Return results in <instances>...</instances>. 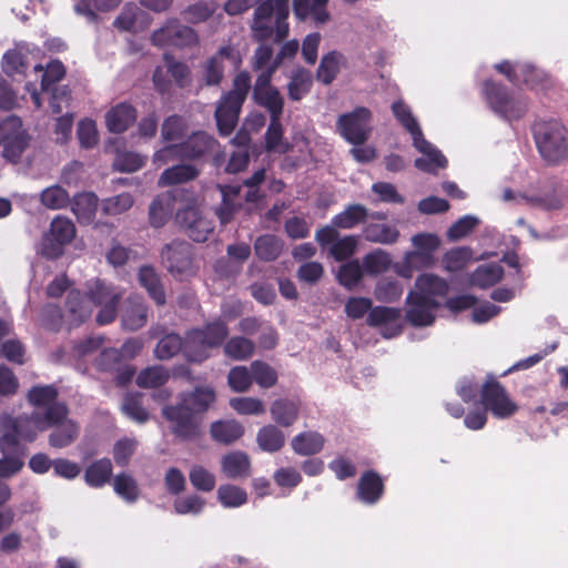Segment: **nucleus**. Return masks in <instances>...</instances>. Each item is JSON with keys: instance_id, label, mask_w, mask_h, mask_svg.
Segmentation results:
<instances>
[{"instance_id": "nucleus-10", "label": "nucleus", "mask_w": 568, "mask_h": 568, "mask_svg": "<svg viewBox=\"0 0 568 568\" xmlns=\"http://www.w3.org/2000/svg\"><path fill=\"white\" fill-rule=\"evenodd\" d=\"M483 94L489 108L506 120H517L526 111V102L517 97L510 95L507 90L490 81H485Z\"/></svg>"}, {"instance_id": "nucleus-27", "label": "nucleus", "mask_w": 568, "mask_h": 568, "mask_svg": "<svg viewBox=\"0 0 568 568\" xmlns=\"http://www.w3.org/2000/svg\"><path fill=\"white\" fill-rule=\"evenodd\" d=\"M221 469L229 478H245L250 475L251 462L245 453L232 452L222 457Z\"/></svg>"}, {"instance_id": "nucleus-17", "label": "nucleus", "mask_w": 568, "mask_h": 568, "mask_svg": "<svg viewBox=\"0 0 568 568\" xmlns=\"http://www.w3.org/2000/svg\"><path fill=\"white\" fill-rule=\"evenodd\" d=\"M162 260L168 270L175 276H187L191 273L192 261L190 245L184 242H173L162 251Z\"/></svg>"}, {"instance_id": "nucleus-59", "label": "nucleus", "mask_w": 568, "mask_h": 568, "mask_svg": "<svg viewBox=\"0 0 568 568\" xmlns=\"http://www.w3.org/2000/svg\"><path fill=\"white\" fill-rule=\"evenodd\" d=\"M48 232L62 244L68 245L75 236V226L71 220L57 216L51 221Z\"/></svg>"}, {"instance_id": "nucleus-42", "label": "nucleus", "mask_w": 568, "mask_h": 568, "mask_svg": "<svg viewBox=\"0 0 568 568\" xmlns=\"http://www.w3.org/2000/svg\"><path fill=\"white\" fill-rule=\"evenodd\" d=\"M139 281L156 304L163 305L165 303V294L162 288L159 275L154 268L150 266L141 267L139 272Z\"/></svg>"}, {"instance_id": "nucleus-24", "label": "nucleus", "mask_w": 568, "mask_h": 568, "mask_svg": "<svg viewBox=\"0 0 568 568\" xmlns=\"http://www.w3.org/2000/svg\"><path fill=\"white\" fill-rule=\"evenodd\" d=\"M392 111L397 119V121L409 132L413 145L415 148L426 146V140L424 139L420 126L413 115L408 105H406L403 101L398 100L392 104Z\"/></svg>"}, {"instance_id": "nucleus-18", "label": "nucleus", "mask_w": 568, "mask_h": 568, "mask_svg": "<svg viewBox=\"0 0 568 568\" xmlns=\"http://www.w3.org/2000/svg\"><path fill=\"white\" fill-rule=\"evenodd\" d=\"M367 323L379 327L384 337L392 338L402 332V312L399 308L377 306L368 313Z\"/></svg>"}, {"instance_id": "nucleus-3", "label": "nucleus", "mask_w": 568, "mask_h": 568, "mask_svg": "<svg viewBox=\"0 0 568 568\" xmlns=\"http://www.w3.org/2000/svg\"><path fill=\"white\" fill-rule=\"evenodd\" d=\"M215 400L211 386H200L190 393L180 395L176 405H166L162 409L171 433L181 440H193L201 433L200 415L205 413Z\"/></svg>"}, {"instance_id": "nucleus-22", "label": "nucleus", "mask_w": 568, "mask_h": 568, "mask_svg": "<svg viewBox=\"0 0 568 568\" xmlns=\"http://www.w3.org/2000/svg\"><path fill=\"white\" fill-rule=\"evenodd\" d=\"M148 320V310L143 298L140 296H130L126 298L122 314V326L129 331H136L143 327Z\"/></svg>"}, {"instance_id": "nucleus-25", "label": "nucleus", "mask_w": 568, "mask_h": 568, "mask_svg": "<svg viewBox=\"0 0 568 568\" xmlns=\"http://www.w3.org/2000/svg\"><path fill=\"white\" fill-rule=\"evenodd\" d=\"M135 110L126 103H120L105 113L106 129L112 133H122L135 121Z\"/></svg>"}, {"instance_id": "nucleus-8", "label": "nucleus", "mask_w": 568, "mask_h": 568, "mask_svg": "<svg viewBox=\"0 0 568 568\" xmlns=\"http://www.w3.org/2000/svg\"><path fill=\"white\" fill-rule=\"evenodd\" d=\"M250 89V74L241 72L233 80V89L224 93L219 100L215 109V120L221 135H230L233 132Z\"/></svg>"}, {"instance_id": "nucleus-21", "label": "nucleus", "mask_w": 568, "mask_h": 568, "mask_svg": "<svg viewBox=\"0 0 568 568\" xmlns=\"http://www.w3.org/2000/svg\"><path fill=\"white\" fill-rule=\"evenodd\" d=\"M180 193V190L174 189L158 195L153 200L149 212L152 226L161 227L168 222L174 210V202Z\"/></svg>"}, {"instance_id": "nucleus-46", "label": "nucleus", "mask_w": 568, "mask_h": 568, "mask_svg": "<svg viewBox=\"0 0 568 568\" xmlns=\"http://www.w3.org/2000/svg\"><path fill=\"white\" fill-rule=\"evenodd\" d=\"M217 499L225 508H237L247 501V494L239 486L221 485L216 491Z\"/></svg>"}, {"instance_id": "nucleus-12", "label": "nucleus", "mask_w": 568, "mask_h": 568, "mask_svg": "<svg viewBox=\"0 0 568 568\" xmlns=\"http://www.w3.org/2000/svg\"><path fill=\"white\" fill-rule=\"evenodd\" d=\"M280 65V61L274 62L266 70L262 71L253 87V100L265 108L271 118L282 116L284 100L280 91L271 84L272 77Z\"/></svg>"}, {"instance_id": "nucleus-40", "label": "nucleus", "mask_w": 568, "mask_h": 568, "mask_svg": "<svg viewBox=\"0 0 568 568\" xmlns=\"http://www.w3.org/2000/svg\"><path fill=\"white\" fill-rule=\"evenodd\" d=\"M367 217V210L365 206L361 204H353L347 206L343 212L335 215L332 220V225L334 229H353L357 224L364 222Z\"/></svg>"}, {"instance_id": "nucleus-19", "label": "nucleus", "mask_w": 568, "mask_h": 568, "mask_svg": "<svg viewBox=\"0 0 568 568\" xmlns=\"http://www.w3.org/2000/svg\"><path fill=\"white\" fill-rule=\"evenodd\" d=\"M64 410L63 416L59 417L50 428H53L49 435V444L54 448L70 446L79 436V425L68 417L69 409L65 405H55Z\"/></svg>"}, {"instance_id": "nucleus-44", "label": "nucleus", "mask_w": 568, "mask_h": 568, "mask_svg": "<svg viewBox=\"0 0 568 568\" xmlns=\"http://www.w3.org/2000/svg\"><path fill=\"white\" fill-rule=\"evenodd\" d=\"M254 248L261 260L274 261L283 250V242L275 235L266 234L256 239Z\"/></svg>"}, {"instance_id": "nucleus-50", "label": "nucleus", "mask_w": 568, "mask_h": 568, "mask_svg": "<svg viewBox=\"0 0 568 568\" xmlns=\"http://www.w3.org/2000/svg\"><path fill=\"white\" fill-rule=\"evenodd\" d=\"M64 67L60 61L50 62L45 70L41 65L34 67V73L41 78V92L51 90V87L64 75Z\"/></svg>"}, {"instance_id": "nucleus-23", "label": "nucleus", "mask_w": 568, "mask_h": 568, "mask_svg": "<svg viewBox=\"0 0 568 568\" xmlns=\"http://www.w3.org/2000/svg\"><path fill=\"white\" fill-rule=\"evenodd\" d=\"M495 69L505 74L510 82L517 83L523 81L530 87H535L541 77V72L536 71L534 67L528 63L511 64L508 61H504L496 64Z\"/></svg>"}, {"instance_id": "nucleus-14", "label": "nucleus", "mask_w": 568, "mask_h": 568, "mask_svg": "<svg viewBox=\"0 0 568 568\" xmlns=\"http://www.w3.org/2000/svg\"><path fill=\"white\" fill-rule=\"evenodd\" d=\"M481 403L496 418L505 419L513 416L517 404L510 398L506 389L495 379H488L481 387Z\"/></svg>"}, {"instance_id": "nucleus-11", "label": "nucleus", "mask_w": 568, "mask_h": 568, "mask_svg": "<svg viewBox=\"0 0 568 568\" xmlns=\"http://www.w3.org/2000/svg\"><path fill=\"white\" fill-rule=\"evenodd\" d=\"M29 134L22 126V121L16 115H10L0 122V145L3 146L2 156L18 163L29 144Z\"/></svg>"}, {"instance_id": "nucleus-61", "label": "nucleus", "mask_w": 568, "mask_h": 568, "mask_svg": "<svg viewBox=\"0 0 568 568\" xmlns=\"http://www.w3.org/2000/svg\"><path fill=\"white\" fill-rule=\"evenodd\" d=\"M342 55L331 52L323 57L317 69V79L324 84H329L339 71Z\"/></svg>"}, {"instance_id": "nucleus-57", "label": "nucleus", "mask_w": 568, "mask_h": 568, "mask_svg": "<svg viewBox=\"0 0 568 568\" xmlns=\"http://www.w3.org/2000/svg\"><path fill=\"white\" fill-rule=\"evenodd\" d=\"M114 491L125 501L134 503L139 498V487L135 479L128 474H119L113 481Z\"/></svg>"}, {"instance_id": "nucleus-53", "label": "nucleus", "mask_w": 568, "mask_h": 568, "mask_svg": "<svg viewBox=\"0 0 568 568\" xmlns=\"http://www.w3.org/2000/svg\"><path fill=\"white\" fill-rule=\"evenodd\" d=\"M227 384L233 392H236V393L247 392L253 384L251 367L250 368H247L246 366L233 367L229 372Z\"/></svg>"}, {"instance_id": "nucleus-62", "label": "nucleus", "mask_w": 568, "mask_h": 568, "mask_svg": "<svg viewBox=\"0 0 568 568\" xmlns=\"http://www.w3.org/2000/svg\"><path fill=\"white\" fill-rule=\"evenodd\" d=\"M230 406L240 415L260 416L266 412L263 400L256 397H234L230 400Z\"/></svg>"}, {"instance_id": "nucleus-55", "label": "nucleus", "mask_w": 568, "mask_h": 568, "mask_svg": "<svg viewBox=\"0 0 568 568\" xmlns=\"http://www.w3.org/2000/svg\"><path fill=\"white\" fill-rule=\"evenodd\" d=\"M473 258V252L469 247H455L445 253L443 265L448 272H456L464 268Z\"/></svg>"}, {"instance_id": "nucleus-6", "label": "nucleus", "mask_w": 568, "mask_h": 568, "mask_svg": "<svg viewBox=\"0 0 568 568\" xmlns=\"http://www.w3.org/2000/svg\"><path fill=\"white\" fill-rule=\"evenodd\" d=\"M503 200L505 202L513 201L516 204L526 205L532 210L551 212L564 207L566 190L556 180H544L528 185L520 192L506 189L503 192Z\"/></svg>"}, {"instance_id": "nucleus-49", "label": "nucleus", "mask_w": 568, "mask_h": 568, "mask_svg": "<svg viewBox=\"0 0 568 568\" xmlns=\"http://www.w3.org/2000/svg\"><path fill=\"white\" fill-rule=\"evenodd\" d=\"M312 83V75L308 71L301 69L295 72L287 84L290 99L294 101L303 99L310 92Z\"/></svg>"}, {"instance_id": "nucleus-33", "label": "nucleus", "mask_w": 568, "mask_h": 568, "mask_svg": "<svg viewBox=\"0 0 568 568\" xmlns=\"http://www.w3.org/2000/svg\"><path fill=\"white\" fill-rule=\"evenodd\" d=\"M112 469V463L109 458L99 459L87 467L84 473L85 483L90 487H103L109 483Z\"/></svg>"}, {"instance_id": "nucleus-4", "label": "nucleus", "mask_w": 568, "mask_h": 568, "mask_svg": "<svg viewBox=\"0 0 568 568\" xmlns=\"http://www.w3.org/2000/svg\"><path fill=\"white\" fill-rule=\"evenodd\" d=\"M448 290V283L439 276L429 273L419 275L406 297L407 321L414 326L432 325L440 306L438 298H444Z\"/></svg>"}, {"instance_id": "nucleus-64", "label": "nucleus", "mask_w": 568, "mask_h": 568, "mask_svg": "<svg viewBox=\"0 0 568 568\" xmlns=\"http://www.w3.org/2000/svg\"><path fill=\"white\" fill-rule=\"evenodd\" d=\"M189 478L192 486L201 491H211L216 484L214 474L201 465L192 466Z\"/></svg>"}, {"instance_id": "nucleus-54", "label": "nucleus", "mask_w": 568, "mask_h": 568, "mask_svg": "<svg viewBox=\"0 0 568 568\" xmlns=\"http://www.w3.org/2000/svg\"><path fill=\"white\" fill-rule=\"evenodd\" d=\"M254 352V344L245 337H232L224 345L226 356L235 361L248 358Z\"/></svg>"}, {"instance_id": "nucleus-45", "label": "nucleus", "mask_w": 568, "mask_h": 568, "mask_svg": "<svg viewBox=\"0 0 568 568\" xmlns=\"http://www.w3.org/2000/svg\"><path fill=\"white\" fill-rule=\"evenodd\" d=\"M217 10L215 1H197L186 7L182 16L184 20L192 24H197L209 20Z\"/></svg>"}, {"instance_id": "nucleus-5", "label": "nucleus", "mask_w": 568, "mask_h": 568, "mask_svg": "<svg viewBox=\"0 0 568 568\" xmlns=\"http://www.w3.org/2000/svg\"><path fill=\"white\" fill-rule=\"evenodd\" d=\"M64 410L61 407H52L47 414L42 412H32L30 415L20 416L17 419L3 417L1 419L4 434L0 440V448L2 453L16 450L19 442H32L36 439L38 433L44 432L63 416Z\"/></svg>"}, {"instance_id": "nucleus-32", "label": "nucleus", "mask_w": 568, "mask_h": 568, "mask_svg": "<svg viewBox=\"0 0 568 568\" xmlns=\"http://www.w3.org/2000/svg\"><path fill=\"white\" fill-rule=\"evenodd\" d=\"M57 389L53 386H36L30 389L28 398L31 405L34 407L33 412H42L47 414L50 408L55 405H64L63 403L57 402Z\"/></svg>"}, {"instance_id": "nucleus-28", "label": "nucleus", "mask_w": 568, "mask_h": 568, "mask_svg": "<svg viewBox=\"0 0 568 568\" xmlns=\"http://www.w3.org/2000/svg\"><path fill=\"white\" fill-rule=\"evenodd\" d=\"M412 243L415 247L409 253H418V261L420 266H432L434 263L433 254L440 245V240L437 235L432 233H418L412 237Z\"/></svg>"}, {"instance_id": "nucleus-39", "label": "nucleus", "mask_w": 568, "mask_h": 568, "mask_svg": "<svg viewBox=\"0 0 568 568\" xmlns=\"http://www.w3.org/2000/svg\"><path fill=\"white\" fill-rule=\"evenodd\" d=\"M503 275L504 270L499 264L489 263L478 266L471 274L470 281L477 287L487 288L498 283Z\"/></svg>"}, {"instance_id": "nucleus-51", "label": "nucleus", "mask_w": 568, "mask_h": 568, "mask_svg": "<svg viewBox=\"0 0 568 568\" xmlns=\"http://www.w3.org/2000/svg\"><path fill=\"white\" fill-rule=\"evenodd\" d=\"M403 292V285L398 281L382 278L376 284L374 295L379 302L392 303L399 300Z\"/></svg>"}, {"instance_id": "nucleus-35", "label": "nucleus", "mask_w": 568, "mask_h": 568, "mask_svg": "<svg viewBox=\"0 0 568 568\" xmlns=\"http://www.w3.org/2000/svg\"><path fill=\"white\" fill-rule=\"evenodd\" d=\"M285 435L276 425H266L258 429L256 442L267 453L278 452L285 444Z\"/></svg>"}, {"instance_id": "nucleus-37", "label": "nucleus", "mask_w": 568, "mask_h": 568, "mask_svg": "<svg viewBox=\"0 0 568 568\" xmlns=\"http://www.w3.org/2000/svg\"><path fill=\"white\" fill-rule=\"evenodd\" d=\"M182 144L185 158H197L212 152L216 141L205 132H196Z\"/></svg>"}, {"instance_id": "nucleus-41", "label": "nucleus", "mask_w": 568, "mask_h": 568, "mask_svg": "<svg viewBox=\"0 0 568 568\" xmlns=\"http://www.w3.org/2000/svg\"><path fill=\"white\" fill-rule=\"evenodd\" d=\"M364 237L373 243L394 244L399 237V231L389 224L374 223L364 229Z\"/></svg>"}, {"instance_id": "nucleus-52", "label": "nucleus", "mask_w": 568, "mask_h": 568, "mask_svg": "<svg viewBox=\"0 0 568 568\" xmlns=\"http://www.w3.org/2000/svg\"><path fill=\"white\" fill-rule=\"evenodd\" d=\"M390 265V256L383 250H374L363 257V270L371 274L377 275L385 272Z\"/></svg>"}, {"instance_id": "nucleus-7", "label": "nucleus", "mask_w": 568, "mask_h": 568, "mask_svg": "<svg viewBox=\"0 0 568 568\" xmlns=\"http://www.w3.org/2000/svg\"><path fill=\"white\" fill-rule=\"evenodd\" d=\"M290 0H265L254 11L251 29L258 41L270 39L274 33L277 40L288 33Z\"/></svg>"}, {"instance_id": "nucleus-63", "label": "nucleus", "mask_w": 568, "mask_h": 568, "mask_svg": "<svg viewBox=\"0 0 568 568\" xmlns=\"http://www.w3.org/2000/svg\"><path fill=\"white\" fill-rule=\"evenodd\" d=\"M186 130L187 125L183 118L171 115L162 124L161 136L165 142H174L182 139Z\"/></svg>"}, {"instance_id": "nucleus-43", "label": "nucleus", "mask_w": 568, "mask_h": 568, "mask_svg": "<svg viewBox=\"0 0 568 568\" xmlns=\"http://www.w3.org/2000/svg\"><path fill=\"white\" fill-rule=\"evenodd\" d=\"M244 434L243 426L236 420H220L211 426L212 437L224 444L233 443Z\"/></svg>"}, {"instance_id": "nucleus-60", "label": "nucleus", "mask_w": 568, "mask_h": 568, "mask_svg": "<svg viewBox=\"0 0 568 568\" xmlns=\"http://www.w3.org/2000/svg\"><path fill=\"white\" fill-rule=\"evenodd\" d=\"M253 382L262 388H270L277 382L276 371L268 364L255 361L251 364Z\"/></svg>"}, {"instance_id": "nucleus-13", "label": "nucleus", "mask_w": 568, "mask_h": 568, "mask_svg": "<svg viewBox=\"0 0 568 568\" xmlns=\"http://www.w3.org/2000/svg\"><path fill=\"white\" fill-rule=\"evenodd\" d=\"M371 111L366 108H356L349 113H345L337 119V131L349 143L354 145L363 144L371 132Z\"/></svg>"}, {"instance_id": "nucleus-9", "label": "nucleus", "mask_w": 568, "mask_h": 568, "mask_svg": "<svg viewBox=\"0 0 568 568\" xmlns=\"http://www.w3.org/2000/svg\"><path fill=\"white\" fill-rule=\"evenodd\" d=\"M534 139L541 158L556 164L568 156V134L557 120H539L534 124Z\"/></svg>"}, {"instance_id": "nucleus-47", "label": "nucleus", "mask_w": 568, "mask_h": 568, "mask_svg": "<svg viewBox=\"0 0 568 568\" xmlns=\"http://www.w3.org/2000/svg\"><path fill=\"white\" fill-rule=\"evenodd\" d=\"M224 78V64L217 58L210 57L200 69V81L207 87L219 85Z\"/></svg>"}, {"instance_id": "nucleus-36", "label": "nucleus", "mask_w": 568, "mask_h": 568, "mask_svg": "<svg viewBox=\"0 0 568 568\" xmlns=\"http://www.w3.org/2000/svg\"><path fill=\"white\" fill-rule=\"evenodd\" d=\"M74 11L78 14L84 16L90 22L98 20V14L94 10L106 12L114 10L122 0H73Z\"/></svg>"}, {"instance_id": "nucleus-34", "label": "nucleus", "mask_w": 568, "mask_h": 568, "mask_svg": "<svg viewBox=\"0 0 568 568\" xmlns=\"http://www.w3.org/2000/svg\"><path fill=\"white\" fill-rule=\"evenodd\" d=\"M426 146L416 148L423 156L415 160V166L424 172H435L438 169L445 168L447 161L445 156L433 144L426 140Z\"/></svg>"}, {"instance_id": "nucleus-26", "label": "nucleus", "mask_w": 568, "mask_h": 568, "mask_svg": "<svg viewBox=\"0 0 568 568\" xmlns=\"http://www.w3.org/2000/svg\"><path fill=\"white\" fill-rule=\"evenodd\" d=\"M325 444L322 434L314 430H306L295 435L292 438L291 447L300 456H311L318 454Z\"/></svg>"}, {"instance_id": "nucleus-56", "label": "nucleus", "mask_w": 568, "mask_h": 568, "mask_svg": "<svg viewBox=\"0 0 568 568\" xmlns=\"http://www.w3.org/2000/svg\"><path fill=\"white\" fill-rule=\"evenodd\" d=\"M172 24L174 33L172 47L190 48L199 43V36L193 28L182 24L178 19H172Z\"/></svg>"}, {"instance_id": "nucleus-15", "label": "nucleus", "mask_w": 568, "mask_h": 568, "mask_svg": "<svg viewBox=\"0 0 568 568\" xmlns=\"http://www.w3.org/2000/svg\"><path fill=\"white\" fill-rule=\"evenodd\" d=\"M315 239L322 247L329 246V254L336 261L349 258L357 248L358 239L355 235L338 237V232L333 226H324L316 232Z\"/></svg>"}, {"instance_id": "nucleus-58", "label": "nucleus", "mask_w": 568, "mask_h": 568, "mask_svg": "<svg viewBox=\"0 0 568 568\" xmlns=\"http://www.w3.org/2000/svg\"><path fill=\"white\" fill-rule=\"evenodd\" d=\"M166 63V72L173 78L174 82L181 89L187 88L192 82L191 69L187 64L176 61L170 55L164 57Z\"/></svg>"}, {"instance_id": "nucleus-30", "label": "nucleus", "mask_w": 568, "mask_h": 568, "mask_svg": "<svg viewBox=\"0 0 568 568\" xmlns=\"http://www.w3.org/2000/svg\"><path fill=\"white\" fill-rule=\"evenodd\" d=\"M358 497L366 504H375L383 494L382 478L373 471L362 476L357 489Z\"/></svg>"}, {"instance_id": "nucleus-16", "label": "nucleus", "mask_w": 568, "mask_h": 568, "mask_svg": "<svg viewBox=\"0 0 568 568\" xmlns=\"http://www.w3.org/2000/svg\"><path fill=\"white\" fill-rule=\"evenodd\" d=\"M176 221L195 242L206 241L214 230L213 222L194 206L179 211Z\"/></svg>"}, {"instance_id": "nucleus-20", "label": "nucleus", "mask_w": 568, "mask_h": 568, "mask_svg": "<svg viewBox=\"0 0 568 568\" xmlns=\"http://www.w3.org/2000/svg\"><path fill=\"white\" fill-rule=\"evenodd\" d=\"M301 407L298 398H278L272 403L270 414L275 424L290 427L297 422Z\"/></svg>"}, {"instance_id": "nucleus-2", "label": "nucleus", "mask_w": 568, "mask_h": 568, "mask_svg": "<svg viewBox=\"0 0 568 568\" xmlns=\"http://www.w3.org/2000/svg\"><path fill=\"white\" fill-rule=\"evenodd\" d=\"M229 335L224 321L207 323L202 328H193L186 333L184 341L178 334H168L159 341L154 349L159 359H169L183 352L192 363H202L211 356L213 348L220 347Z\"/></svg>"}, {"instance_id": "nucleus-1", "label": "nucleus", "mask_w": 568, "mask_h": 568, "mask_svg": "<svg viewBox=\"0 0 568 568\" xmlns=\"http://www.w3.org/2000/svg\"><path fill=\"white\" fill-rule=\"evenodd\" d=\"M85 295L72 290L68 294L65 322L77 326L88 320L93 306L99 308L95 321L99 325L112 323L118 314V305L123 291L100 278L91 280L85 285Z\"/></svg>"}, {"instance_id": "nucleus-38", "label": "nucleus", "mask_w": 568, "mask_h": 568, "mask_svg": "<svg viewBox=\"0 0 568 568\" xmlns=\"http://www.w3.org/2000/svg\"><path fill=\"white\" fill-rule=\"evenodd\" d=\"M197 170L190 164H179L164 170L159 178V186L189 182L197 176Z\"/></svg>"}, {"instance_id": "nucleus-31", "label": "nucleus", "mask_w": 568, "mask_h": 568, "mask_svg": "<svg viewBox=\"0 0 568 568\" xmlns=\"http://www.w3.org/2000/svg\"><path fill=\"white\" fill-rule=\"evenodd\" d=\"M281 116H272L265 132V148L268 152L284 154L291 150V144L283 139Z\"/></svg>"}, {"instance_id": "nucleus-48", "label": "nucleus", "mask_w": 568, "mask_h": 568, "mask_svg": "<svg viewBox=\"0 0 568 568\" xmlns=\"http://www.w3.org/2000/svg\"><path fill=\"white\" fill-rule=\"evenodd\" d=\"M99 200L94 193L79 194L73 203V212L83 222H90L98 210Z\"/></svg>"}, {"instance_id": "nucleus-29", "label": "nucleus", "mask_w": 568, "mask_h": 568, "mask_svg": "<svg viewBox=\"0 0 568 568\" xmlns=\"http://www.w3.org/2000/svg\"><path fill=\"white\" fill-rule=\"evenodd\" d=\"M328 0H294V13L301 19L312 18L316 23H325L329 19L326 11Z\"/></svg>"}]
</instances>
